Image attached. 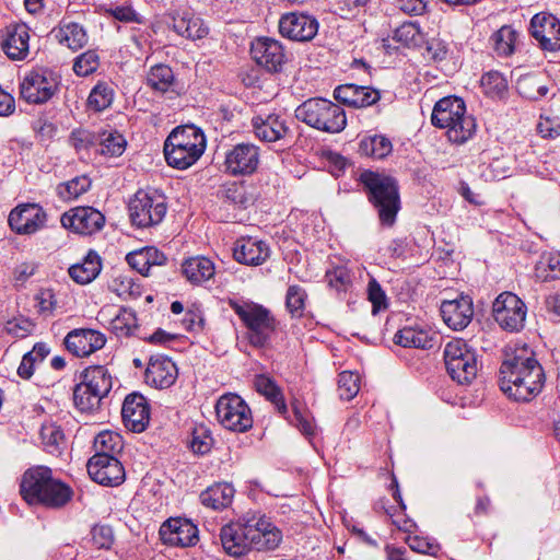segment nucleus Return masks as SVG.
I'll list each match as a JSON object with an SVG mask.
<instances>
[{
    "label": "nucleus",
    "instance_id": "1",
    "mask_svg": "<svg viewBox=\"0 0 560 560\" xmlns=\"http://www.w3.org/2000/svg\"><path fill=\"white\" fill-rule=\"evenodd\" d=\"M545 372L528 347L505 352L500 368V387L516 401H529L542 389Z\"/></svg>",
    "mask_w": 560,
    "mask_h": 560
},
{
    "label": "nucleus",
    "instance_id": "2",
    "mask_svg": "<svg viewBox=\"0 0 560 560\" xmlns=\"http://www.w3.org/2000/svg\"><path fill=\"white\" fill-rule=\"evenodd\" d=\"M20 492L28 504L61 508L72 498L69 486L52 477L51 469L37 466L27 469L21 479Z\"/></svg>",
    "mask_w": 560,
    "mask_h": 560
},
{
    "label": "nucleus",
    "instance_id": "3",
    "mask_svg": "<svg viewBox=\"0 0 560 560\" xmlns=\"http://www.w3.org/2000/svg\"><path fill=\"white\" fill-rule=\"evenodd\" d=\"M431 122L444 129L447 139L456 144L467 142L477 130L475 117L467 113L464 100L457 96L439 100L433 107Z\"/></svg>",
    "mask_w": 560,
    "mask_h": 560
},
{
    "label": "nucleus",
    "instance_id": "4",
    "mask_svg": "<svg viewBox=\"0 0 560 560\" xmlns=\"http://www.w3.org/2000/svg\"><path fill=\"white\" fill-rule=\"evenodd\" d=\"M205 149V135L194 125L175 128L164 142L165 160L171 167L177 170H186L194 165Z\"/></svg>",
    "mask_w": 560,
    "mask_h": 560
},
{
    "label": "nucleus",
    "instance_id": "5",
    "mask_svg": "<svg viewBox=\"0 0 560 560\" xmlns=\"http://www.w3.org/2000/svg\"><path fill=\"white\" fill-rule=\"evenodd\" d=\"M360 180L368 190L369 200L377 210L382 225L393 226L400 210V196L395 178L365 171L360 175Z\"/></svg>",
    "mask_w": 560,
    "mask_h": 560
},
{
    "label": "nucleus",
    "instance_id": "6",
    "mask_svg": "<svg viewBox=\"0 0 560 560\" xmlns=\"http://www.w3.org/2000/svg\"><path fill=\"white\" fill-rule=\"evenodd\" d=\"M295 117L319 131L341 132L347 126L345 110L329 100L314 97L303 102L295 109Z\"/></svg>",
    "mask_w": 560,
    "mask_h": 560
},
{
    "label": "nucleus",
    "instance_id": "7",
    "mask_svg": "<svg viewBox=\"0 0 560 560\" xmlns=\"http://www.w3.org/2000/svg\"><path fill=\"white\" fill-rule=\"evenodd\" d=\"M231 307L248 329L249 342L255 347H264L275 330V318L270 311L253 302H232Z\"/></svg>",
    "mask_w": 560,
    "mask_h": 560
},
{
    "label": "nucleus",
    "instance_id": "8",
    "mask_svg": "<svg viewBox=\"0 0 560 560\" xmlns=\"http://www.w3.org/2000/svg\"><path fill=\"white\" fill-rule=\"evenodd\" d=\"M444 362L450 376L459 384H468L477 375L476 352L464 339H453L446 343Z\"/></svg>",
    "mask_w": 560,
    "mask_h": 560
},
{
    "label": "nucleus",
    "instance_id": "9",
    "mask_svg": "<svg viewBox=\"0 0 560 560\" xmlns=\"http://www.w3.org/2000/svg\"><path fill=\"white\" fill-rule=\"evenodd\" d=\"M218 421L233 432H246L253 427L252 411L245 400L236 394H224L215 404Z\"/></svg>",
    "mask_w": 560,
    "mask_h": 560
},
{
    "label": "nucleus",
    "instance_id": "10",
    "mask_svg": "<svg viewBox=\"0 0 560 560\" xmlns=\"http://www.w3.org/2000/svg\"><path fill=\"white\" fill-rule=\"evenodd\" d=\"M58 85L59 79L54 71L38 68L25 74L20 84V93L30 104H43L54 96Z\"/></svg>",
    "mask_w": 560,
    "mask_h": 560
},
{
    "label": "nucleus",
    "instance_id": "11",
    "mask_svg": "<svg viewBox=\"0 0 560 560\" xmlns=\"http://www.w3.org/2000/svg\"><path fill=\"white\" fill-rule=\"evenodd\" d=\"M492 314L502 329L520 331L525 326L527 307L516 294L502 292L492 304Z\"/></svg>",
    "mask_w": 560,
    "mask_h": 560
},
{
    "label": "nucleus",
    "instance_id": "12",
    "mask_svg": "<svg viewBox=\"0 0 560 560\" xmlns=\"http://www.w3.org/2000/svg\"><path fill=\"white\" fill-rule=\"evenodd\" d=\"M166 203L162 196L138 191L129 203L130 219L138 228H149L162 222L166 213Z\"/></svg>",
    "mask_w": 560,
    "mask_h": 560
},
{
    "label": "nucleus",
    "instance_id": "13",
    "mask_svg": "<svg viewBox=\"0 0 560 560\" xmlns=\"http://www.w3.org/2000/svg\"><path fill=\"white\" fill-rule=\"evenodd\" d=\"M47 213L38 203H21L13 208L8 217L11 230L19 235H32L42 230Z\"/></svg>",
    "mask_w": 560,
    "mask_h": 560
},
{
    "label": "nucleus",
    "instance_id": "14",
    "mask_svg": "<svg viewBox=\"0 0 560 560\" xmlns=\"http://www.w3.org/2000/svg\"><path fill=\"white\" fill-rule=\"evenodd\" d=\"M65 229L80 235H92L101 231L105 224V215L93 207H75L60 218Z\"/></svg>",
    "mask_w": 560,
    "mask_h": 560
},
{
    "label": "nucleus",
    "instance_id": "15",
    "mask_svg": "<svg viewBox=\"0 0 560 560\" xmlns=\"http://www.w3.org/2000/svg\"><path fill=\"white\" fill-rule=\"evenodd\" d=\"M260 162L259 148L253 143H238L225 153L224 166L233 176L254 174Z\"/></svg>",
    "mask_w": 560,
    "mask_h": 560
},
{
    "label": "nucleus",
    "instance_id": "16",
    "mask_svg": "<svg viewBox=\"0 0 560 560\" xmlns=\"http://www.w3.org/2000/svg\"><path fill=\"white\" fill-rule=\"evenodd\" d=\"M86 468L93 481L106 487L119 486L126 477L124 466L116 456L94 454Z\"/></svg>",
    "mask_w": 560,
    "mask_h": 560
},
{
    "label": "nucleus",
    "instance_id": "17",
    "mask_svg": "<svg viewBox=\"0 0 560 560\" xmlns=\"http://www.w3.org/2000/svg\"><path fill=\"white\" fill-rule=\"evenodd\" d=\"M252 550L271 551L277 549L282 539V530L267 516L248 518Z\"/></svg>",
    "mask_w": 560,
    "mask_h": 560
},
{
    "label": "nucleus",
    "instance_id": "18",
    "mask_svg": "<svg viewBox=\"0 0 560 560\" xmlns=\"http://www.w3.org/2000/svg\"><path fill=\"white\" fill-rule=\"evenodd\" d=\"M279 31L282 36L296 42H308L318 32L317 20L307 13L290 12L280 18Z\"/></svg>",
    "mask_w": 560,
    "mask_h": 560
},
{
    "label": "nucleus",
    "instance_id": "19",
    "mask_svg": "<svg viewBox=\"0 0 560 560\" xmlns=\"http://www.w3.org/2000/svg\"><path fill=\"white\" fill-rule=\"evenodd\" d=\"M106 336L91 328H75L69 331L63 345L66 349L77 358H86L101 350L106 345Z\"/></svg>",
    "mask_w": 560,
    "mask_h": 560
},
{
    "label": "nucleus",
    "instance_id": "20",
    "mask_svg": "<svg viewBox=\"0 0 560 560\" xmlns=\"http://www.w3.org/2000/svg\"><path fill=\"white\" fill-rule=\"evenodd\" d=\"M253 59L269 72L282 70L288 58L282 44L273 38H257L250 47Z\"/></svg>",
    "mask_w": 560,
    "mask_h": 560
},
{
    "label": "nucleus",
    "instance_id": "21",
    "mask_svg": "<svg viewBox=\"0 0 560 560\" xmlns=\"http://www.w3.org/2000/svg\"><path fill=\"white\" fill-rule=\"evenodd\" d=\"M248 520L230 522L220 529V541L223 550L233 557H241L252 550Z\"/></svg>",
    "mask_w": 560,
    "mask_h": 560
},
{
    "label": "nucleus",
    "instance_id": "22",
    "mask_svg": "<svg viewBox=\"0 0 560 560\" xmlns=\"http://www.w3.org/2000/svg\"><path fill=\"white\" fill-rule=\"evenodd\" d=\"M161 540L172 547H189L198 541V528L187 518L176 517L165 521L159 530Z\"/></svg>",
    "mask_w": 560,
    "mask_h": 560
},
{
    "label": "nucleus",
    "instance_id": "23",
    "mask_svg": "<svg viewBox=\"0 0 560 560\" xmlns=\"http://www.w3.org/2000/svg\"><path fill=\"white\" fill-rule=\"evenodd\" d=\"M530 33L544 50H560V21L555 15H534L530 21Z\"/></svg>",
    "mask_w": 560,
    "mask_h": 560
},
{
    "label": "nucleus",
    "instance_id": "24",
    "mask_svg": "<svg viewBox=\"0 0 560 560\" xmlns=\"http://www.w3.org/2000/svg\"><path fill=\"white\" fill-rule=\"evenodd\" d=\"M145 383L159 389L171 387L178 377L176 364L165 355H152L145 370Z\"/></svg>",
    "mask_w": 560,
    "mask_h": 560
},
{
    "label": "nucleus",
    "instance_id": "25",
    "mask_svg": "<svg viewBox=\"0 0 560 560\" xmlns=\"http://www.w3.org/2000/svg\"><path fill=\"white\" fill-rule=\"evenodd\" d=\"M121 417L130 431L138 433L144 431L150 421L147 399L138 393L127 395L122 404Z\"/></svg>",
    "mask_w": 560,
    "mask_h": 560
},
{
    "label": "nucleus",
    "instance_id": "26",
    "mask_svg": "<svg viewBox=\"0 0 560 560\" xmlns=\"http://www.w3.org/2000/svg\"><path fill=\"white\" fill-rule=\"evenodd\" d=\"M30 33L24 23L9 24L3 31L2 50L11 60H24L30 51Z\"/></svg>",
    "mask_w": 560,
    "mask_h": 560
},
{
    "label": "nucleus",
    "instance_id": "27",
    "mask_svg": "<svg viewBox=\"0 0 560 560\" xmlns=\"http://www.w3.org/2000/svg\"><path fill=\"white\" fill-rule=\"evenodd\" d=\"M441 315L444 323L454 330H462L470 323L474 310L469 296L444 301L441 305Z\"/></svg>",
    "mask_w": 560,
    "mask_h": 560
},
{
    "label": "nucleus",
    "instance_id": "28",
    "mask_svg": "<svg viewBox=\"0 0 560 560\" xmlns=\"http://www.w3.org/2000/svg\"><path fill=\"white\" fill-rule=\"evenodd\" d=\"M233 256L240 264L259 266L270 257V248L261 240L243 237L235 243Z\"/></svg>",
    "mask_w": 560,
    "mask_h": 560
},
{
    "label": "nucleus",
    "instance_id": "29",
    "mask_svg": "<svg viewBox=\"0 0 560 560\" xmlns=\"http://www.w3.org/2000/svg\"><path fill=\"white\" fill-rule=\"evenodd\" d=\"M334 97L341 104L359 108L375 104L381 95L377 90L370 86L349 83L337 86Z\"/></svg>",
    "mask_w": 560,
    "mask_h": 560
},
{
    "label": "nucleus",
    "instance_id": "30",
    "mask_svg": "<svg viewBox=\"0 0 560 560\" xmlns=\"http://www.w3.org/2000/svg\"><path fill=\"white\" fill-rule=\"evenodd\" d=\"M252 127L255 136L264 142L282 140L289 131L285 121L276 114L254 116L252 118Z\"/></svg>",
    "mask_w": 560,
    "mask_h": 560
},
{
    "label": "nucleus",
    "instance_id": "31",
    "mask_svg": "<svg viewBox=\"0 0 560 560\" xmlns=\"http://www.w3.org/2000/svg\"><path fill=\"white\" fill-rule=\"evenodd\" d=\"M551 85L552 82L545 72L526 73L516 81V90L520 95L530 101H538L547 96Z\"/></svg>",
    "mask_w": 560,
    "mask_h": 560
},
{
    "label": "nucleus",
    "instance_id": "32",
    "mask_svg": "<svg viewBox=\"0 0 560 560\" xmlns=\"http://www.w3.org/2000/svg\"><path fill=\"white\" fill-rule=\"evenodd\" d=\"M235 490L231 483L217 482L200 493V502L212 510H223L231 505Z\"/></svg>",
    "mask_w": 560,
    "mask_h": 560
},
{
    "label": "nucleus",
    "instance_id": "33",
    "mask_svg": "<svg viewBox=\"0 0 560 560\" xmlns=\"http://www.w3.org/2000/svg\"><path fill=\"white\" fill-rule=\"evenodd\" d=\"M126 259L131 268L143 276H149L150 269L153 266H162L165 264L166 256L156 247L148 246L129 253Z\"/></svg>",
    "mask_w": 560,
    "mask_h": 560
},
{
    "label": "nucleus",
    "instance_id": "34",
    "mask_svg": "<svg viewBox=\"0 0 560 560\" xmlns=\"http://www.w3.org/2000/svg\"><path fill=\"white\" fill-rule=\"evenodd\" d=\"M81 383L104 398L113 387V377L106 366L91 365L83 371Z\"/></svg>",
    "mask_w": 560,
    "mask_h": 560
},
{
    "label": "nucleus",
    "instance_id": "35",
    "mask_svg": "<svg viewBox=\"0 0 560 560\" xmlns=\"http://www.w3.org/2000/svg\"><path fill=\"white\" fill-rule=\"evenodd\" d=\"M173 28L178 35L191 40L201 39L209 33V28L202 19L189 12L174 16Z\"/></svg>",
    "mask_w": 560,
    "mask_h": 560
},
{
    "label": "nucleus",
    "instance_id": "36",
    "mask_svg": "<svg viewBox=\"0 0 560 560\" xmlns=\"http://www.w3.org/2000/svg\"><path fill=\"white\" fill-rule=\"evenodd\" d=\"M182 270L186 279L194 284L208 281L215 273L214 264L205 256H196L186 259L182 265Z\"/></svg>",
    "mask_w": 560,
    "mask_h": 560
},
{
    "label": "nucleus",
    "instance_id": "37",
    "mask_svg": "<svg viewBox=\"0 0 560 560\" xmlns=\"http://www.w3.org/2000/svg\"><path fill=\"white\" fill-rule=\"evenodd\" d=\"M102 264L100 256L90 250L82 262L72 265L69 268V275L79 284L92 282L101 272Z\"/></svg>",
    "mask_w": 560,
    "mask_h": 560
},
{
    "label": "nucleus",
    "instance_id": "38",
    "mask_svg": "<svg viewBox=\"0 0 560 560\" xmlns=\"http://www.w3.org/2000/svg\"><path fill=\"white\" fill-rule=\"evenodd\" d=\"M254 387L260 395L273 404L281 415L284 416L288 412L283 394L275 380L265 374L256 375L254 380Z\"/></svg>",
    "mask_w": 560,
    "mask_h": 560
},
{
    "label": "nucleus",
    "instance_id": "39",
    "mask_svg": "<svg viewBox=\"0 0 560 560\" xmlns=\"http://www.w3.org/2000/svg\"><path fill=\"white\" fill-rule=\"evenodd\" d=\"M50 353V349L45 342H36L31 351L25 353L18 368V375L23 380H30L35 368L42 363Z\"/></svg>",
    "mask_w": 560,
    "mask_h": 560
},
{
    "label": "nucleus",
    "instance_id": "40",
    "mask_svg": "<svg viewBox=\"0 0 560 560\" xmlns=\"http://www.w3.org/2000/svg\"><path fill=\"white\" fill-rule=\"evenodd\" d=\"M518 33L510 25H503L492 36L491 42L498 56L509 57L515 50Z\"/></svg>",
    "mask_w": 560,
    "mask_h": 560
},
{
    "label": "nucleus",
    "instance_id": "41",
    "mask_svg": "<svg viewBox=\"0 0 560 560\" xmlns=\"http://www.w3.org/2000/svg\"><path fill=\"white\" fill-rule=\"evenodd\" d=\"M396 345L427 349L432 347V339L427 331L413 327H404L394 337Z\"/></svg>",
    "mask_w": 560,
    "mask_h": 560
},
{
    "label": "nucleus",
    "instance_id": "42",
    "mask_svg": "<svg viewBox=\"0 0 560 560\" xmlns=\"http://www.w3.org/2000/svg\"><path fill=\"white\" fill-rule=\"evenodd\" d=\"M95 454L104 456H116L124 447L120 434L114 431L105 430L94 438Z\"/></svg>",
    "mask_w": 560,
    "mask_h": 560
},
{
    "label": "nucleus",
    "instance_id": "43",
    "mask_svg": "<svg viewBox=\"0 0 560 560\" xmlns=\"http://www.w3.org/2000/svg\"><path fill=\"white\" fill-rule=\"evenodd\" d=\"M393 39L405 47L416 48L424 44V34L416 22H406L394 31Z\"/></svg>",
    "mask_w": 560,
    "mask_h": 560
},
{
    "label": "nucleus",
    "instance_id": "44",
    "mask_svg": "<svg viewBox=\"0 0 560 560\" xmlns=\"http://www.w3.org/2000/svg\"><path fill=\"white\" fill-rule=\"evenodd\" d=\"M535 276L540 281L560 279V253H549L541 256L535 267Z\"/></svg>",
    "mask_w": 560,
    "mask_h": 560
},
{
    "label": "nucleus",
    "instance_id": "45",
    "mask_svg": "<svg viewBox=\"0 0 560 560\" xmlns=\"http://www.w3.org/2000/svg\"><path fill=\"white\" fill-rule=\"evenodd\" d=\"M100 153L106 156H120L127 145L124 136L117 131H104L98 137Z\"/></svg>",
    "mask_w": 560,
    "mask_h": 560
},
{
    "label": "nucleus",
    "instance_id": "46",
    "mask_svg": "<svg viewBox=\"0 0 560 560\" xmlns=\"http://www.w3.org/2000/svg\"><path fill=\"white\" fill-rule=\"evenodd\" d=\"M57 37L61 44L72 50L80 49L88 43L86 33L78 23H69L60 27Z\"/></svg>",
    "mask_w": 560,
    "mask_h": 560
},
{
    "label": "nucleus",
    "instance_id": "47",
    "mask_svg": "<svg viewBox=\"0 0 560 560\" xmlns=\"http://www.w3.org/2000/svg\"><path fill=\"white\" fill-rule=\"evenodd\" d=\"M147 82L153 90L164 93L174 82L173 70L164 63L155 65L150 69Z\"/></svg>",
    "mask_w": 560,
    "mask_h": 560
},
{
    "label": "nucleus",
    "instance_id": "48",
    "mask_svg": "<svg viewBox=\"0 0 560 560\" xmlns=\"http://www.w3.org/2000/svg\"><path fill=\"white\" fill-rule=\"evenodd\" d=\"M392 142L384 136H371L361 140L360 151L375 159H383L392 152Z\"/></svg>",
    "mask_w": 560,
    "mask_h": 560
},
{
    "label": "nucleus",
    "instance_id": "49",
    "mask_svg": "<svg viewBox=\"0 0 560 560\" xmlns=\"http://www.w3.org/2000/svg\"><path fill=\"white\" fill-rule=\"evenodd\" d=\"M114 100V90L106 82H98L90 92L88 104L96 112L108 108Z\"/></svg>",
    "mask_w": 560,
    "mask_h": 560
},
{
    "label": "nucleus",
    "instance_id": "50",
    "mask_svg": "<svg viewBox=\"0 0 560 560\" xmlns=\"http://www.w3.org/2000/svg\"><path fill=\"white\" fill-rule=\"evenodd\" d=\"M102 397L91 392L82 383L75 385L73 389V402L82 412H91L98 409Z\"/></svg>",
    "mask_w": 560,
    "mask_h": 560
},
{
    "label": "nucleus",
    "instance_id": "51",
    "mask_svg": "<svg viewBox=\"0 0 560 560\" xmlns=\"http://www.w3.org/2000/svg\"><path fill=\"white\" fill-rule=\"evenodd\" d=\"M91 187V180L86 176H78L57 187L58 196L65 200H71L86 192Z\"/></svg>",
    "mask_w": 560,
    "mask_h": 560
},
{
    "label": "nucleus",
    "instance_id": "52",
    "mask_svg": "<svg viewBox=\"0 0 560 560\" xmlns=\"http://www.w3.org/2000/svg\"><path fill=\"white\" fill-rule=\"evenodd\" d=\"M112 328L117 335H133L138 328L136 313L130 308H120L112 320Z\"/></svg>",
    "mask_w": 560,
    "mask_h": 560
},
{
    "label": "nucleus",
    "instance_id": "53",
    "mask_svg": "<svg viewBox=\"0 0 560 560\" xmlns=\"http://www.w3.org/2000/svg\"><path fill=\"white\" fill-rule=\"evenodd\" d=\"M483 92L492 97H502L508 90L505 78L498 71H490L481 77L480 80Z\"/></svg>",
    "mask_w": 560,
    "mask_h": 560
},
{
    "label": "nucleus",
    "instance_id": "54",
    "mask_svg": "<svg viewBox=\"0 0 560 560\" xmlns=\"http://www.w3.org/2000/svg\"><path fill=\"white\" fill-rule=\"evenodd\" d=\"M40 436L44 445L50 454L60 453L65 443V434L59 425L47 423L42 427Z\"/></svg>",
    "mask_w": 560,
    "mask_h": 560
},
{
    "label": "nucleus",
    "instance_id": "55",
    "mask_svg": "<svg viewBox=\"0 0 560 560\" xmlns=\"http://www.w3.org/2000/svg\"><path fill=\"white\" fill-rule=\"evenodd\" d=\"M360 390V376L350 371H343L338 376L337 392L340 399L351 400Z\"/></svg>",
    "mask_w": 560,
    "mask_h": 560
},
{
    "label": "nucleus",
    "instance_id": "56",
    "mask_svg": "<svg viewBox=\"0 0 560 560\" xmlns=\"http://www.w3.org/2000/svg\"><path fill=\"white\" fill-rule=\"evenodd\" d=\"M306 296L307 294L305 290L298 284H293L288 288L285 295V305L288 311L293 316H302L303 311L305 308Z\"/></svg>",
    "mask_w": 560,
    "mask_h": 560
},
{
    "label": "nucleus",
    "instance_id": "57",
    "mask_svg": "<svg viewBox=\"0 0 560 560\" xmlns=\"http://www.w3.org/2000/svg\"><path fill=\"white\" fill-rule=\"evenodd\" d=\"M100 66V58L95 50H88L74 59L73 71L80 77H88L95 72Z\"/></svg>",
    "mask_w": 560,
    "mask_h": 560
},
{
    "label": "nucleus",
    "instance_id": "58",
    "mask_svg": "<svg viewBox=\"0 0 560 560\" xmlns=\"http://www.w3.org/2000/svg\"><path fill=\"white\" fill-rule=\"evenodd\" d=\"M35 324L25 316H16L4 324V331L14 338H25L32 334Z\"/></svg>",
    "mask_w": 560,
    "mask_h": 560
},
{
    "label": "nucleus",
    "instance_id": "59",
    "mask_svg": "<svg viewBox=\"0 0 560 560\" xmlns=\"http://www.w3.org/2000/svg\"><path fill=\"white\" fill-rule=\"evenodd\" d=\"M35 307L37 313L44 317H50L54 315L57 308V299L51 289H42L35 295Z\"/></svg>",
    "mask_w": 560,
    "mask_h": 560
},
{
    "label": "nucleus",
    "instance_id": "60",
    "mask_svg": "<svg viewBox=\"0 0 560 560\" xmlns=\"http://www.w3.org/2000/svg\"><path fill=\"white\" fill-rule=\"evenodd\" d=\"M292 408L295 421L294 425L305 438L311 440L316 433V427L314 424L313 418L306 415L296 402L292 404Z\"/></svg>",
    "mask_w": 560,
    "mask_h": 560
},
{
    "label": "nucleus",
    "instance_id": "61",
    "mask_svg": "<svg viewBox=\"0 0 560 560\" xmlns=\"http://www.w3.org/2000/svg\"><path fill=\"white\" fill-rule=\"evenodd\" d=\"M221 196L223 199L230 201L231 203L244 208L247 206L248 202V197L246 196L245 187L238 183H229L224 185L221 190Z\"/></svg>",
    "mask_w": 560,
    "mask_h": 560
},
{
    "label": "nucleus",
    "instance_id": "62",
    "mask_svg": "<svg viewBox=\"0 0 560 560\" xmlns=\"http://www.w3.org/2000/svg\"><path fill=\"white\" fill-rule=\"evenodd\" d=\"M97 136L86 129H75L71 132L69 142L77 152L86 151L97 143Z\"/></svg>",
    "mask_w": 560,
    "mask_h": 560
},
{
    "label": "nucleus",
    "instance_id": "63",
    "mask_svg": "<svg viewBox=\"0 0 560 560\" xmlns=\"http://www.w3.org/2000/svg\"><path fill=\"white\" fill-rule=\"evenodd\" d=\"M368 296L369 301L372 303L373 315L387 308L386 294L375 279H372L368 284Z\"/></svg>",
    "mask_w": 560,
    "mask_h": 560
},
{
    "label": "nucleus",
    "instance_id": "64",
    "mask_svg": "<svg viewBox=\"0 0 560 560\" xmlns=\"http://www.w3.org/2000/svg\"><path fill=\"white\" fill-rule=\"evenodd\" d=\"M328 284L337 291L346 290L351 284V275L345 267H336L326 272Z\"/></svg>",
    "mask_w": 560,
    "mask_h": 560
}]
</instances>
